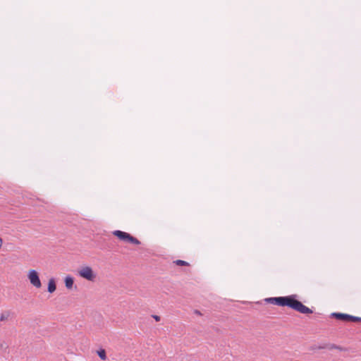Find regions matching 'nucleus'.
<instances>
[{
    "instance_id": "obj_5",
    "label": "nucleus",
    "mask_w": 361,
    "mask_h": 361,
    "mask_svg": "<svg viewBox=\"0 0 361 361\" xmlns=\"http://www.w3.org/2000/svg\"><path fill=\"white\" fill-rule=\"evenodd\" d=\"M331 317L336 318L339 320H343L345 322H349L350 314H343V313H337L334 312L331 314Z\"/></svg>"
},
{
    "instance_id": "obj_4",
    "label": "nucleus",
    "mask_w": 361,
    "mask_h": 361,
    "mask_svg": "<svg viewBox=\"0 0 361 361\" xmlns=\"http://www.w3.org/2000/svg\"><path fill=\"white\" fill-rule=\"evenodd\" d=\"M79 275L89 281H93L95 278V275L93 273V271L90 267H84L81 268L78 271Z\"/></svg>"
},
{
    "instance_id": "obj_9",
    "label": "nucleus",
    "mask_w": 361,
    "mask_h": 361,
    "mask_svg": "<svg viewBox=\"0 0 361 361\" xmlns=\"http://www.w3.org/2000/svg\"><path fill=\"white\" fill-rule=\"evenodd\" d=\"M65 283L67 288H71L73 285V279L70 276H67L65 279Z\"/></svg>"
},
{
    "instance_id": "obj_1",
    "label": "nucleus",
    "mask_w": 361,
    "mask_h": 361,
    "mask_svg": "<svg viewBox=\"0 0 361 361\" xmlns=\"http://www.w3.org/2000/svg\"><path fill=\"white\" fill-rule=\"evenodd\" d=\"M266 301L279 306H287L305 314H310L313 312L311 309L304 305L300 301L296 300L295 295L269 298L266 299Z\"/></svg>"
},
{
    "instance_id": "obj_6",
    "label": "nucleus",
    "mask_w": 361,
    "mask_h": 361,
    "mask_svg": "<svg viewBox=\"0 0 361 361\" xmlns=\"http://www.w3.org/2000/svg\"><path fill=\"white\" fill-rule=\"evenodd\" d=\"M56 286L54 279H49V283H48V291L51 293L54 292L56 290Z\"/></svg>"
},
{
    "instance_id": "obj_14",
    "label": "nucleus",
    "mask_w": 361,
    "mask_h": 361,
    "mask_svg": "<svg viewBox=\"0 0 361 361\" xmlns=\"http://www.w3.org/2000/svg\"><path fill=\"white\" fill-rule=\"evenodd\" d=\"M3 245V240L2 238L0 237V248L2 247Z\"/></svg>"
},
{
    "instance_id": "obj_11",
    "label": "nucleus",
    "mask_w": 361,
    "mask_h": 361,
    "mask_svg": "<svg viewBox=\"0 0 361 361\" xmlns=\"http://www.w3.org/2000/svg\"><path fill=\"white\" fill-rule=\"evenodd\" d=\"M174 263L178 266H188L189 265V264L187 262L181 260V259H177L176 261L174 262Z\"/></svg>"
},
{
    "instance_id": "obj_12",
    "label": "nucleus",
    "mask_w": 361,
    "mask_h": 361,
    "mask_svg": "<svg viewBox=\"0 0 361 361\" xmlns=\"http://www.w3.org/2000/svg\"><path fill=\"white\" fill-rule=\"evenodd\" d=\"M349 322H361V317L350 315Z\"/></svg>"
},
{
    "instance_id": "obj_13",
    "label": "nucleus",
    "mask_w": 361,
    "mask_h": 361,
    "mask_svg": "<svg viewBox=\"0 0 361 361\" xmlns=\"http://www.w3.org/2000/svg\"><path fill=\"white\" fill-rule=\"evenodd\" d=\"M152 317L157 322H159L161 319L160 317L158 315H153Z\"/></svg>"
},
{
    "instance_id": "obj_3",
    "label": "nucleus",
    "mask_w": 361,
    "mask_h": 361,
    "mask_svg": "<svg viewBox=\"0 0 361 361\" xmlns=\"http://www.w3.org/2000/svg\"><path fill=\"white\" fill-rule=\"evenodd\" d=\"M27 277L30 280V283L37 288H39L42 286L40 279L39 278L38 273L34 270H30Z\"/></svg>"
},
{
    "instance_id": "obj_2",
    "label": "nucleus",
    "mask_w": 361,
    "mask_h": 361,
    "mask_svg": "<svg viewBox=\"0 0 361 361\" xmlns=\"http://www.w3.org/2000/svg\"><path fill=\"white\" fill-rule=\"evenodd\" d=\"M113 235L126 243H129L134 245H140L141 243L138 239L133 237L128 233H126L119 230L114 231L113 232Z\"/></svg>"
},
{
    "instance_id": "obj_8",
    "label": "nucleus",
    "mask_w": 361,
    "mask_h": 361,
    "mask_svg": "<svg viewBox=\"0 0 361 361\" xmlns=\"http://www.w3.org/2000/svg\"><path fill=\"white\" fill-rule=\"evenodd\" d=\"M11 316V312L9 311L3 312L0 315V321L4 322L6 321L9 319Z\"/></svg>"
},
{
    "instance_id": "obj_10",
    "label": "nucleus",
    "mask_w": 361,
    "mask_h": 361,
    "mask_svg": "<svg viewBox=\"0 0 361 361\" xmlns=\"http://www.w3.org/2000/svg\"><path fill=\"white\" fill-rule=\"evenodd\" d=\"M97 354L102 360H106V355L104 349H100L99 350H98Z\"/></svg>"
},
{
    "instance_id": "obj_7",
    "label": "nucleus",
    "mask_w": 361,
    "mask_h": 361,
    "mask_svg": "<svg viewBox=\"0 0 361 361\" xmlns=\"http://www.w3.org/2000/svg\"><path fill=\"white\" fill-rule=\"evenodd\" d=\"M325 348H328L329 350H333V349H338V350H341V348L335 345V344H328V345H325L324 346H319V349H325Z\"/></svg>"
}]
</instances>
